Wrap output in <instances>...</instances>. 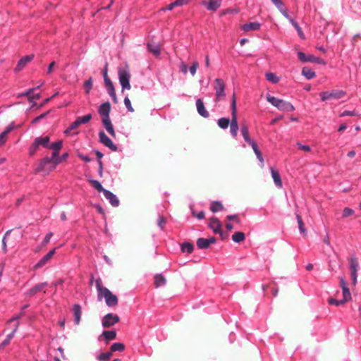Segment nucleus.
<instances>
[{
  "label": "nucleus",
  "mask_w": 361,
  "mask_h": 361,
  "mask_svg": "<svg viewBox=\"0 0 361 361\" xmlns=\"http://www.w3.org/2000/svg\"><path fill=\"white\" fill-rule=\"evenodd\" d=\"M95 286L97 290L98 297L103 296L108 307H112L118 305V300L116 295H114L107 288L102 286V281L100 278L95 281Z\"/></svg>",
  "instance_id": "1"
},
{
  "label": "nucleus",
  "mask_w": 361,
  "mask_h": 361,
  "mask_svg": "<svg viewBox=\"0 0 361 361\" xmlns=\"http://www.w3.org/2000/svg\"><path fill=\"white\" fill-rule=\"evenodd\" d=\"M209 227L214 233L223 235V231L221 229L222 224L216 217H212L210 219Z\"/></svg>",
  "instance_id": "15"
},
{
  "label": "nucleus",
  "mask_w": 361,
  "mask_h": 361,
  "mask_svg": "<svg viewBox=\"0 0 361 361\" xmlns=\"http://www.w3.org/2000/svg\"><path fill=\"white\" fill-rule=\"evenodd\" d=\"M52 235H53V233L51 232H49L46 234V235L43 240V242H42V244L44 245H47V243H49Z\"/></svg>",
  "instance_id": "63"
},
{
  "label": "nucleus",
  "mask_w": 361,
  "mask_h": 361,
  "mask_svg": "<svg viewBox=\"0 0 361 361\" xmlns=\"http://www.w3.org/2000/svg\"><path fill=\"white\" fill-rule=\"evenodd\" d=\"M241 134L245 140V141L248 143L250 142L252 139L250 137V133L248 128L246 126H243L240 128Z\"/></svg>",
  "instance_id": "33"
},
{
  "label": "nucleus",
  "mask_w": 361,
  "mask_h": 361,
  "mask_svg": "<svg viewBox=\"0 0 361 361\" xmlns=\"http://www.w3.org/2000/svg\"><path fill=\"white\" fill-rule=\"evenodd\" d=\"M90 183L92 185V186L96 188L99 192H104L106 189H104L102 185V183L97 180L92 179L90 180Z\"/></svg>",
  "instance_id": "38"
},
{
  "label": "nucleus",
  "mask_w": 361,
  "mask_h": 361,
  "mask_svg": "<svg viewBox=\"0 0 361 361\" xmlns=\"http://www.w3.org/2000/svg\"><path fill=\"white\" fill-rule=\"evenodd\" d=\"M328 302L329 305L339 306L344 304L345 302V300L342 299L338 300L331 298L329 299Z\"/></svg>",
  "instance_id": "45"
},
{
  "label": "nucleus",
  "mask_w": 361,
  "mask_h": 361,
  "mask_svg": "<svg viewBox=\"0 0 361 361\" xmlns=\"http://www.w3.org/2000/svg\"><path fill=\"white\" fill-rule=\"evenodd\" d=\"M294 28L296 30L299 37L301 38V39H305V35L302 30V28L300 27V25H298V23H295L294 25Z\"/></svg>",
  "instance_id": "59"
},
{
  "label": "nucleus",
  "mask_w": 361,
  "mask_h": 361,
  "mask_svg": "<svg viewBox=\"0 0 361 361\" xmlns=\"http://www.w3.org/2000/svg\"><path fill=\"white\" fill-rule=\"evenodd\" d=\"M254 152H255L258 161H259L261 166H263L264 159H263L261 151L259 150V149H258L256 151H255Z\"/></svg>",
  "instance_id": "56"
},
{
  "label": "nucleus",
  "mask_w": 361,
  "mask_h": 361,
  "mask_svg": "<svg viewBox=\"0 0 361 361\" xmlns=\"http://www.w3.org/2000/svg\"><path fill=\"white\" fill-rule=\"evenodd\" d=\"M214 90L217 100H221L225 97V83L222 79L214 80Z\"/></svg>",
  "instance_id": "10"
},
{
  "label": "nucleus",
  "mask_w": 361,
  "mask_h": 361,
  "mask_svg": "<svg viewBox=\"0 0 361 361\" xmlns=\"http://www.w3.org/2000/svg\"><path fill=\"white\" fill-rule=\"evenodd\" d=\"M49 137L44 136V137H36L34 141L37 142L38 146H42L43 147L48 148L49 143Z\"/></svg>",
  "instance_id": "26"
},
{
  "label": "nucleus",
  "mask_w": 361,
  "mask_h": 361,
  "mask_svg": "<svg viewBox=\"0 0 361 361\" xmlns=\"http://www.w3.org/2000/svg\"><path fill=\"white\" fill-rule=\"evenodd\" d=\"M56 249L54 248L51 250L48 253H47L35 266V269H38L44 267L48 261L53 257L55 253Z\"/></svg>",
  "instance_id": "18"
},
{
  "label": "nucleus",
  "mask_w": 361,
  "mask_h": 361,
  "mask_svg": "<svg viewBox=\"0 0 361 361\" xmlns=\"http://www.w3.org/2000/svg\"><path fill=\"white\" fill-rule=\"evenodd\" d=\"M224 206L220 201H214L212 202L210 209L212 212L216 213L223 210Z\"/></svg>",
  "instance_id": "29"
},
{
  "label": "nucleus",
  "mask_w": 361,
  "mask_h": 361,
  "mask_svg": "<svg viewBox=\"0 0 361 361\" xmlns=\"http://www.w3.org/2000/svg\"><path fill=\"white\" fill-rule=\"evenodd\" d=\"M78 157L86 163H89L92 161L91 158H90L88 156L84 155L81 153H78Z\"/></svg>",
  "instance_id": "64"
},
{
  "label": "nucleus",
  "mask_w": 361,
  "mask_h": 361,
  "mask_svg": "<svg viewBox=\"0 0 361 361\" xmlns=\"http://www.w3.org/2000/svg\"><path fill=\"white\" fill-rule=\"evenodd\" d=\"M103 77H104V81L105 83L106 89L107 91V93L113 100L114 103L118 102V99L116 94L115 88L113 85V82L111 80L108 78L107 76V68H106L105 70L102 73Z\"/></svg>",
  "instance_id": "5"
},
{
  "label": "nucleus",
  "mask_w": 361,
  "mask_h": 361,
  "mask_svg": "<svg viewBox=\"0 0 361 361\" xmlns=\"http://www.w3.org/2000/svg\"><path fill=\"white\" fill-rule=\"evenodd\" d=\"M239 129L238 126H230V132L231 135L235 138L237 136L238 130Z\"/></svg>",
  "instance_id": "58"
},
{
  "label": "nucleus",
  "mask_w": 361,
  "mask_h": 361,
  "mask_svg": "<svg viewBox=\"0 0 361 361\" xmlns=\"http://www.w3.org/2000/svg\"><path fill=\"white\" fill-rule=\"evenodd\" d=\"M194 250V246L192 243L184 242L181 245V250L183 252L191 253Z\"/></svg>",
  "instance_id": "34"
},
{
  "label": "nucleus",
  "mask_w": 361,
  "mask_h": 361,
  "mask_svg": "<svg viewBox=\"0 0 361 361\" xmlns=\"http://www.w3.org/2000/svg\"><path fill=\"white\" fill-rule=\"evenodd\" d=\"M196 107L198 114L203 118H208L209 116V112L207 111L204 102L201 99L196 100Z\"/></svg>",
  "instance_id": "20"
},
{
  "label": "nucleus",
  "mask_w": 361,
  "mask_h": 361,
  "mask_svg": "<svg viewBox=\"0 0 361 361\" xmlns=\"http://www.w3.org/2000/svg\"><path fill=\"white\" fill-rule=\"evenodd\" d=\"M106 341L114 340L116 337V332L115 331H104L102 333Z\"/></svg>",
  "instance_id": "35"
},
{
  "label": "nucleus",
  "mask_w": 361,
  "mask_h": 361,
  "mask_svg": "<svg viewBox=\"0 0 361 361\" xmlns=\"http://www.w3.org/2000/svg\"><path fill=\"white\" fill-rule=\"evenodd\" d=\"M166 219H164V217L161 216H159V219H158V222H157V224H158V226L161 229L163 230L164 229V226L166 224Z\"/></svg>",
  "instance_id": "60"
},
{
  "label": "nucleus",
  "mask_w": 361,
  "mask_h": 361,
  "mask_svg": "<svg viewBox=\"0 0 361 361\" xmlns=\"http://www.w3.org/2000/svg\"><path fill=\"white\" fill-rule=\"evenodd\" d=\"M104 196L109 200V203L114 207H118L120 202L117 196L112 192L106 190L103 192Z\"/></svg>",
  "instance_id": "17"
},
{
  "label": "nucleus",
  "mask_w": 361,
  "mask_h": 361,
  "mask_svg": "<svg viewBox=\"0 0 361 361\" xmlns=\"http://www.w3.org/2000/svg\"><path fill=\"white\" fill-rule=\"evenodd\" d=\"M16 128L15 123L11 122L8 126L6 127L4 130L3 131L6 135L11 132Z\"/></svg>",
  "instance_id": "57"
},
{
  "label": "nucleus",
  "mask_w": 361,
  "mask_h": 361,
  "mask_svg": "<svg viewBox=\"0 0 361 361\" xmlns=\"http://www.w3.org/2000/svg\"><path fill=\"white\" fill-rule=\"evenodd\" d=\"M63 146V141L58 140L56 142H52L51 145H49L48 149H51L54 151H59Z\"/></svg>",
  "instance_id": "39"
},
{
  "label": "nucleus",
  "mask_w": 361,
  "mask_h": 361,
  "mask_svg": "<svg viewBox=\"0 0 361 361\" xmlns=\"http://www.w3.org/2000/svg\"><path fill=\"white\" fill-rule=\"evenodd\" d=\"M124 104L126 107V109H128V111L130 112H133L134 111V109L133 108L132 105H131V102H130V99L128 98V97H126L124 98Z\"/></svg>",
  "instance_id": "49"
},
{
  "label": "nucleus",
  "mask_w": 361,
  "mask_h": 361,
  "mask_svg": "<svg viewBox=\"0 0 361 361\" xmlns=\"http://www.w3.org/2000/svg\"><path fill=\"white\" fill-rule=\"evenodd\" d=\"M38 147L39 146L37 144V142L33 141L32 144L30 146L28 149L30 156H33L35 154Z\"/></svg>",
  "instance_id": "48"
},
{
  "label": "nucleus",
  "mask_w": 361,
  "mask_h": 361,
  "mask_svg": "<svg viewBox=\"0 0 361 361\" xmlns=\"http://www.w3.org/2000/svg\"><path fill=\"white\" fill-rule=\"evenodd\" d=\"M297 146L300 149L303 150L305 152H310L311 150L310 147L309 145H302L300 142H298Z\"/></svg>",
  "instance_id": "62"
},
{
  "label": "nucleus",
  "mask_w": 361,
  "mask_h": 361,
  "mask_svg": "<svg viewBox=\"0 0 361 361\" xmlns=\"http://www.w3.org/2000/svg\"><path fill=\"white\" fill-rule=\"evenodd\" d=\"M47 286V282H43V283H40L36 284L32 288H31L30 290H28L25 293V295H27V296H33L37 293L42 291L43 289L44 288V287H46Z\"/></svg>",
  "instance_id": "21"
},
{
  "label": "nucleus",
  "mask_w": 361,
  "mask_h": 361,
  "mask_svg": "<svg viewBox=\"0 0 361 361\" xmlns=\"http://www.w3.org/2000/svg\"><path fill=\"white\" fill-rule=\"evenodd\" d=\"M13 333H10L7 335L6 339L1 343V347L6 346L9 344L11 340L13 338Z\"/></svg>",
  "instance_id": "54"
},
{
  "label": "nucleus",
  "mask_w": 361,
  "mask_h": 361,
  "mask_svg": "<svg viewBox=\"0 0 361 361\" xmlns=\"http://www.w3.org/2000/svg\"><path fill=\"white\" fill-rule=\"evenodd\" d=\"M202 6H204L207 10L209 11H216L221 5V0H209L202 1L201 2Z\"/></svg>",
  "instance_id": "16"
},
{
  "label": "nucleus",
  "mask_w": 361,
  "mask_h": 361,
  "mask_svg": "<svg viewBox=\"0 0 361 361\" xmlns=\"http://www.w3.org/2000/svg\"><path fill=\"white\" fill-rule=\"evenodd\" d=\"M84 88L85 93L89 94L92 88V78L91 77L84 82Z\"/></svg>",
  "instance_id": "43"
},
{
  "label": "nucleus",
  "mask_w": 361,
  "mask_h": 361,
  "mask_svg": "<svg viewBox=\"0 0 361 361\" xmlns=\"http://www.w3.org/2000/svg\"><path fill=\"white\" fill-rule=\"evenodd\" d=\"M271 1L280 12L284 11V10L286 8L284 6V4L283 3V1L281 0H271Z\"/></svg>",
  "instance_id": "42"
},
{
  "label": "nucleus",
  "mask_w": 361,
  "mask_h": 361,
  "mask_svg": "<svg viewBox=\"0 0 361 361\" xmlns=\"http://www.w3.org/2000/svg\"><path fill=\"white\" fill-rule=\"evenodd\" d=\"M267 99L270 104H271L280 111L290 112L295 110L293 105L285 100L279 99L269 94L267 95Z\"/></svg>",
  "instance_id": "2"
},
{
  "label": "nucleus",
  "mask_w": 361,
  "mask_h": 361,
  "mask_svg": "<svg viewBox=\"0 0 361 361\" xmlns=\"http://www.w3.org/2000/svg\"><path fill=\"white\" fill-rule=\"evenodd\" d=\"M265 76L268 81L271 82L274 84H276L279 81V78L274 73H267Z\"/></svg>",
  "instance_id": "36"
},
{
  "label": "nucleus",
  "mask_w": 361,
  "mask_h": 361,
  "mask_svg": "<svg viewBox=\"0 0 361 361\" xmlns=\"http://www.w3.org/2000/svg\"><path fill=\"white\" fill-rule=\"evenodd\" d=\"M349 268L352 278V283L354 286L357 284V271L359 269L358 260L355 257H351L349 259Z\"/></svg>",
  "instance_id": "8"
},
{
  "label": "nucleus",
  "mask_w": 361,
  "mask_h": 361,
  "mask_svg": "<svg viewBox=\"0 0 361 361\" xmlns=\"http://www.w3.org/2000/svg\"><path fill=\"white\" fill-rule=\"evenodd\" d=\"M102 122L106 131L111 136L115 137L116 133L110 118L102 119Z\"/></svg>",
  "instance_id": "23"
},
{
  "label": "nucleus",
  "mask_w": 361,
  "mask_h": 361,
  "mask_svg": "<svg viewBox=\"0 0 361 361\" xmlns=\"http://www.w3.org/2000/svg\"><path fill=\"white\" fill-rule=\"evenodd\" d=\"M112 356V353L111 352H106L99 354L97 356V360L99 361H106L110 359V357Z\"/></svg>",
  "instance_id": "41"
},
{
  "label": "nucleus",
  "mask_w": 361,
  "mask_h": 361,
  "mask_svg": "<svg viewBox=\"0 0 361 361\" xmlns=\"http://www.w3.org/2000/svg\"><path fill=\"white\" fill-rule=\"evenodd\" d=\"M353 214H354L353 209H352L349 207H345L343 210L342 216L343 218H346V217H348V216L353 215Z\"/></svg>",
  "instance_id": "52"
},
{
  "label": "nucleus",
  "mask_w": 361,
  "mask_h": 361,
  "mask_svg": "<svg viewBox=\"0 0 361 361\" xmlns=\"http://www.w3.org/2000/svg\"><path fill=\"white\" fill-rule=\"evenodd\" d=\"M49 113H50V111H46V112H44L43 114H41L40 115H39L38 116H37V117H35V118L32 119V124L37 123L41 120L44 118L48 114H49Z\"/></svg>",
  "instance_id": "46"
},
{
  "label": "nucleus",
  "mask_w": 361,
  "mask_h": 361,
  "mask_svg": "<svg viewBox=\"0 0 361 361\" xmlns=\"http://www.w3.org/2000/svg\"><path fill=\"white\" fill-rule=\"evenodd\" d=\"M111 106L109 102L102 103L98 109V113L101 116L102 119L110 118Z\"/></svg>",
  "instance_id": "13"
},
{
  "label": "nucleus",
  "mask_w": 361,
  "mask_h": 361,
  "mask_svg": "<svg viewBox=\"0 0 361 361\" xmlns=\"http://www.w3.org/2000/svg\"><path fill=\"white\" fill-rule=\"evenodd\" d=\"M229 123L230 119L228 118H221L217 121V125L221 129L228 128Z\"/></svg>",
  "instance_id": "32"
},
{
  "label": "nucleus",
  "mask_w": 361,
  "mask_h": 361,
  "mask_svg": "<svg viewBox=\"0 0 361 361\" xmlns=\"http://www.w3.org/2000/svg\"><path fill=\"white\" fill-rule=\"evenodd\" d=\"M124 349H125L124 344L122 343H119V342L114 343L111 346V350L113 352H116V351L122 352L124 350Z\"/></svg>",
  "instance_id": "37"
},
{
  "label": "nucleus",
  "mask_w": 361,
  "mask_h": 361,
  "mask_svg": "<svg viewBox=\"0 0 361 361\" xmlns=\"http://www.w3.org/2000/svg\"><path fill=\"white\" fill-rule=\"evenodd\" d=\"M226 219L228 221H234L236 223L239 224L240 222V219L237 214H230L226 216Z\"/></svg>",
  "instance_id": "61"
},
{
  "label": "nucleus",
  "mask_w": 361,
  "mask_h": 361,
  "mask_svg": "<svg viewBox=\"0 0 361 361\" xmlns=\"http://www.w3.org/2000/svg\"><path fill=\"white\" fill-rule=\"evenodd\" d=\"M231 119L230 120V126H238L237 119V108H236V99L235 93L233 94L231 102Z\"/></svg>",
  "instance_id": "12"
},
{
  "label": "nucleus",
  "mask_w": 361,
  "mask_h": 361,
  "mask_svg": "<svg viewBox=\"0 0 361 361\" xmlns=\"http://www.w3.org/2000/svg\"><path fill=\"white\" fill-rule=\"evenodd\" d=\"M147 49L155 56H159L160 55V47L157 44L149 42L147 44Z\"/></svg>",
  "instance_id": "25"
},
{
  "label": "nucleus",
  "mask_w": 361,
  "mask_h": 361,
  "mask_svg": "<svg viewBox=\"0 0 361 361\" xmlns=\"http://www.w3.org/2000/svg\"><path fill=\"white\" fill-rule=\"evenodd\" d=\"M197 246L199 249H207L209 247V242L207 238H200L197 240Z\"/></svg>",
  "instance_id": "30"
},
{
  "label": "nucleus",
  "mask_w": 361,
  "mask_h": 361,
  "mask_svg": "<svg viewBox=\"0 0 361 361\" xmlns=\"http://www.w3.org/2000/svg\"><path fill=\"white\" fill-rule=\"evenodd\" d=\"M72 312L74 317V323L75 325H78L80 322L82 307L80 305L75 303L72 307Z\"/></svg>",
  "instance_id": "19"
},
{
  "label": "nucleus",
  "mask_w": 361,
  "mask_h": 361,
  "mask_svg": "<svg viewBox=\"0 0 361 361\" xmlns=\"http://www.w3.org/2000/svg\"><path fill=\"white\" fill-rule=\"evenodd\" d=\"M119 82L122 90H130V73L128 68H119L118 71Z\"/></svg>",
  "instance_id": "4"
},
{
  "label": "nucleus",
  "mask_w": 361,
  "mask_h": 361,
  "mask_svg": "<svg viewBox=\"0 0 361 361\" xmlns=\"http://www.w3.org/2000/svg\"><path fill=\"white\" fill-rule=\"evenodd\" d=\"M296 219H297V221L298 224V228H299L300 233H302V234L305 233L306 229L305 228V225L303 224L302 217L299 214H296Z\"/></svg>",
  "instance_id": "40"
},
{
  "label": "nucleus",
  "mask_w": 361,
  "mask_h": 361,
  "mask_svg": "<svg viewBox=\"0 0 361 361\" xmlns=\"http://www.w3.org/2000/svg\"><path fill=\"white\" fill-rule=\"evenodd\" d=\"M271 177L273 178V180L276 185V186L279 188H282L283 183L281 178V176L279 173L275 170L273 167H271L270 169Z\"/></svg>",
  "instance_id": "22"
},
{
  "label": "nucleus",
  "mask_w": 361,
  "mask_h": 361,
  "mask_svg": "<svg viewBox=\"0 0 361 361\" xmlns=\"http://www.w3.org/2000/svg\"><path fill=\"white\" fill-rule=\"evenodd\" d=\"M356 116H357V113L355 111H349V110H345L340 114L341 117Z\"/></svg>",
  "instance_id": "53"
},
{
  "label": "nucleus",
  "mask_w": 361,
  "mask_h": 361,
  "mask_svg": "<svg viewBox=\"0 0 361 361\" xmlns=\"http://www.w3.org/2000/svg\"><path fill=\"white\" fill-rule=\"evenodd\" d=\"M302 75L307 80H311L316 75L315 72L312 68L307 66L302 68Z\"/></svg>",
  "instance_id": "27"
},
{
  "label": "nucleus",
  "mask_w": 361,
  "mask_h": 361,
  "mask_svg": "<svg viewBox=\"0 0 361 361\" xmlns=\"http://www.w3.org/2000/svg\"><path fill=\"white\" fill-rule=\"evenodd\" d=\"M179 70L183 74H187L188 71V65L185 62L181 61L179 65Z\"/></svg>",
  "instance_id": "55"
},
{
  "label": "nucleus",
  "mask_w": 361,
  "mask_h": 361,
  "mask_svg": "<svg viewBox=\"0 0 361 361\" xmlns=\"http://www.w3.org/2000/svg\"><path fill=\"white\" fill-rule=\"evenodd\" d=\"M298 59L303 63L312 62L317 64H326V62L324 59L319 57H316L312 54L306 55L304 52L300 51L298 52Z\"/></svg>",
  "instance_id": "7"
},
{
  "label": "nucleus",
  "mask_w": 361,
  "mask_h": 361,
  "mask_svg": "<svg viewBox=\"0 0 361 361\" xmlns=\"http://www.w3.org/2000/svg\"><path fill=\"white\" fill-rule=\"evenodd\" d=\"M120 320L117 314L109 313L104 315L102 319V325L104 328H109L118 323Z\"/></svg>",
  "instance_id": "9"
},
{
  "label": "nucleus",
  "mask_w": 361,
  "mask_h": 361,
  "mask_svg": "<svg viewBox=\"0 0 361 361\" xmlns=\"http://www.w3.org/2000/svg\"><path fill=\"white\" fill-rule=\"evenodd\" d=\"M34 57V54H30L23 56L18 61L17 66L14 69V71L17 73L22 71L28 63L33 60Z\"/></svg>",
  "instance_id": "14"
},
{
  "label": "nucleus",
  "mask_w": 361,
  "mask_h": 361,
  "mask_svg": "<svg viewBox=\"0 0 361 361\" xmlns=\"http://www.w3.org/2000/svg\"><path fill=\"white\" fill-rule=\"evenodd\" d=\"M198 67L199 63L197 61H193L192 66L188 69L191 75L194 76L196 74Z\"/></svg>",
  "instance_id": "47"
},
{
  "label": "nucleus",
  "mask_w": 361,
  "mask_h": 361,
  "mask_svg": "<svg viewBox=\"0 0 361 361\" xmlns=\"http://www.w3.org/2000/svg\"><path fill=\"white\" fill-rule=\"evenodd\" d=\"M166 279L162 274H156L154 276V284L156 287H161L166 284Z\"/></svg>",
  "instance_id": "28"
},
{
  "label": "nucleus",
  "mask_w": 361,
  "mask_h": 361,
  "mask_svg": "<svg viewBox=\"0 0 361 361\" xmlns=\"http://www.w3.org/2000/svg\"><path fill=\"white\" fill-rule=\"evenodd\" d=\"M99 138L100 142L109 147L113 152L118 151V147L112 142V140L105 134L104 131L99 133Z\"/></svg>",
  "instance_id": "11"
},
{
  "label": "nucleus",
  "mask_w": 361,
  "mask_h": 361,
  "mask_svg": "<svg viewBox=\"0 0 361 361\" xmlns=\"http://www.w3.org/2000/svg\"><path fill=\"white\" fill-rule=\"evenodd\" d=\"M54 169H55V167L53 164V161L49 159V157H45L39 161V165L36 169V172H42L43 175L46 176L49 174V173Z\"/></svg>",
  "instance_id": "3"
},
{
  "label": "nucleus",
  "mask_w": 361,
  "mask_h": 361,
  "mask_svg": "<svg viewBox=\"0 0 361 361\" xmlns=\"http://www.w3.org/2000/svg\"><path fill=\"white\" fill-rule=\"evenodd\" d=\"M343 290V300H345V302L348 301V300H350L351 299V294H350V290L348 288H343L342 289Z\"/></svg>",
  "instance_id": "51"
},
{
  "label": "nucleus",
  "mask_w": 361,
  "mask_h": 361,
  "mask_svg": "<svg viewBox=\"0 0 361 361\" xmlns=\"http://www.w3.org/2000/svg\"><path fill=\"white\" fill-rule=\"evenodd\" d=\"M191 213H192V215L197 218V219L199 220H202V219H204V211H200L198 213L196 212L195 211L192 210L191 211Z\"/></svg>",
  "instance_id": "50"
},
{
  "label": "nucleus",
  "mask_w": 361,
  "mask_h": 361,
  "mask_svg": "<svg viewBox=\"0 0 361 361\" xmlns=\"http://www.w3.org/2000/svg\"><path fill=\"white\" fill-rule=\"evenodd\" d=\"M346 94L343 90H334L331 92L325 91L319 93V97L322 101L325 102L331 99H338Z\"/></svg>",
  "instance_id": "6"
},
{
  "label": "nucleus",
  "mask_w": 361,
  "mask_h": 361,
  "mask_svg": "<svg viewBox=\"0 0 361 361\" xmlns=\"http://www.w3.org/2000/svg\"><path fill=\"white\" fill-rule=\"evenodd\" d=\"M92 114H88L82 117H78L76 119L79 121V123L81 124H85L87 123L92 118Z\"/></svg>",
  "instance_id": "44"
},
{
  "label": "nucleus",
  "mask_w": 361,
  "mask_h": 361,
  "mask_svg": "<svg viewBox=\"0 0 361 361\" xmlns=\"http://www.w3.org/2000/svg\"><path fill=\"white\" fill-rule=\"evenodd\" d=\"M245 238V235L243 232L238 231L233 233L232 235V240L233 242L240 243L243 241Z\"/></svg>",
  "instance_id": "31"
},
{
  "label": "nucleus",
  "mask_w": 361,
  "mask_h": 361,
  "mask_svg": "<svg viewBox=\"0 0 361 361\" xmlns=\"http://www.w3.org/2000/svg\"><path fill=\"white\" fill-rule=\"evenodd\" d=\"M261 27V24L257 21L255 22H250L247 23H245L243 25L242 29L245 32H248L250 30H258Z\"/></svg>",
  "instance_id": "24"
}]
</instances>
